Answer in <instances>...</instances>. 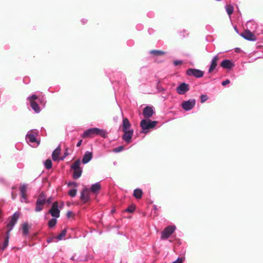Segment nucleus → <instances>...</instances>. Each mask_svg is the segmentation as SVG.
<instances>
[{"mask_svg":"<svg viewBox=\"0 0 263 263\" xmlns=\"http://www.w3.org/2000/svg\"><path fill=\"white\" fill-rule=\"evenodd\" d=\"M50 202V199L46 200V202L49 203Z\"/></svg>","mask_w":263,"mask_h":263,"instance_id":"obj_52","label":"nucleus"},{"mask_svg":"<svg viewBox=\"0 0 263 263\" xmlns=\"http://www.w3.org/2000/svg\"><path fill=\"white\" fill-rule=\"evenodd\" d=\"M154 107L153 106H146L143 110V115L144 117V119H149L154 115Z\"/></svg>","mask_w":263,"mask_h":263,"instance_id":"obj_14","label":"nucleus"},{"mask_svg":"<svg viewBox=\"0 0 263 263\" xmlns=\"http://www.w3.org/2000/svg\"><path fill=\"white\" fill-rule=\"evenodd\" d=\"M59 204L58 202H54L49 211V213L51 216L55 218H58L60 216V211L59 209Z\"/></svg>","mask_w":263,"mask_h":263,"instance_id":"obj_12","label":"nucleus"},{"mask_svg":"<svg viewBox=\"0 0 263 263\" xmlns=\"http://www.w3.org/2000/svg\"><path fill=\"white\" fill-rule=\"evenodd\" d=\"M38 136V130L36 129L30 130L26 136V140L31 147H37L40 144V140L37 139Z\"/></svg>","mask_w":263,"mask_h":263,"instance_id":"obj_1","label":"nucleus"},{"mask_svg":"<svg viewBox=\"0 0 263 263\" xmlns=\"http://www.w3.org/2000/svg\"><path fill=\"white\" fill-rule=\"evenodd\" d=\"M230 83V81L228 79H227L225 81H223L221 83V84L223 85V86H226L227 84H228Z\"/></svg>","mask_w":263,"mask_h":263,"instance_id":"obj_43","label":"nucleus"},{"mask_svg":"<svg viewBox=\"0 0 263 263\" xmlns=\"http://www.w3.org/2000/svg\"><path fill=\"white\" fill-rule=\"evenodd\" d=\"M56 218L55 217L53 218L48 221V225L49 228H53L55 226L57 223Z\"/></svg>","mask_w":263,"mask_h":263,"instance_id":"obj_30","label":"nucleus"},{"mask_svg":"<svg viewBox=\"0 0 263 263\" xmlns=\"http://www.w3.org/2000/svg\"><path fill=\"white\" fill-rule=\"evenodd\" d=\"M21 197H22L21 201L27 202V196L26 195V194H21Z\"/></svg>","mask_w":263,"mask_h":263,"instance_id":"obj_40","label":"nucleus"},{"mask_svg":"<svg viewBox=\"0 0 263 263\" xmlns=\"http://www.w3.org/2000/svg\"><path fill=\"white\" fill-rule=\"evenodd\" d=\"M172 263H182V259L178 257L176 260L173 261Z\"/></svg>","mask_w":263,"mask_h":263,"instance_id":"obj_44","label":"nucleus"},{"mask_svg":"<svg viewBox=\"0 0 263 263\" xmlns=\"http://www.w3.org/2000/svg\"><path fill=\"white\" fill-rule=\"evenodd\" d=\"M81 161L80 159L75 161L71 165V169L73 170L72 177L74 179H79L82 174V168L80 165Z\"/></svg>","mask_w":263,"mask_h":263,"instance_id":"obj_5","label":"nucleus"},{"mask_svg":"<svg viewBox=\"0 0 263 263\" xmlns=\"http://www.w3.org/2000/svg\"><path fill=\"white\" fill-rule=\"evenodd\" d=\"M182 63V61L181 60H176L174 61V64L175 66H177L178 65L181 64Z\"/></svg>","mask_w":263,"mask_h":263,"instance_id":"obj_42","label":"nucleus"},{"mask_svg":"<svg viewBox=\"0 0 263 263\" xmlns=\"http://www.w3.org/2000/svg\"><path fill=\"white\" fill-rule=\"evenodd\" d=\"M95 135H100L103 138H106L107 137V133L103 129L95 127L85 130L82 136L83 138H85L87 137H92Z\"/></svg>","mask_w":263,"mask_h":263,"instance_id":"obj_2","label":"nucleus"},{"mask_svg":"<svg viewBox=\"0 0 263 263\" xmlns=\"http://www.w3.org/2000/svg\"><path fill=\"white\" fill-rule=\"evenodd\" d=\"M220 54L221 53H218L213 58L208 70L209 73L212 72L216 68L217 66V62L221 58Z\"/></svg>","mask_w":263,"mask_h":263,"instance_id":"obj_11","label":"nucleus"},{"mask_svg":"<svg viewBox=\"0 0 263 263\" xmlns=\"http://www.w3.org/2000/svg\"><path fill=\"white\" fill-rule=\"evenodd\" d=\"M176 230L175 226H168L166 227L161 233V239H167Z\"/></svg>","mask_w":263,"mask_h":263,"instance_id":"obj_7","label":"nucleus"},{"mask_svg":"<svg viewBox=\"0 0 263 263\" xmlns=\"http://www.w3.org/2000/svg\"><path fill=\"white\" fill-rule=\"evenodd\" d=\"M115 212V209H112V210H111V212L112 213H114Z\"/></svg>","mask_w":263,"mask_h":263,"instance_id":"obj_51","label":"nucleus"},{"mask_svg":"<svg viewBox=\"0 0 263 263\" xmlns=\"http://www.w3.org/2000/svg\"><path fill=\"white\" fill-rule=\"evenodd\" d=\"M195 100L191 99L187 101H183L181 104V107L185 111H189L195 106Z\"/></svg>","mask_w":263,"mask_h":263,"instance_id":"obj_8","label":"nucleus"},{"mask_svg":"<svg viewBox=\"0 0 263 263\" xmlns=\"http://www.w3.org/2000/svg\"><path fill=\"white\" fill-rule=\"evenodd\" d=\"M123 132L124 134L122 136V139L127 143H130L133 135L134 130L131 129L130 130H123Z\"/></svg>","mask_w":263,"mask_h":263,"instance_id":"obj_15","label":"nucleus"},{"mask_svg":"<svg viewBox=\"0 0 263 263\" xmlns=\"http://www.w3.org/2000/svg\"><path fill=\"white\" fill-rule=\"evenodd\" d=\"M77 193V190L76 189H73L72 190H70L68 194L71 197H74L76 196Z\"/></svg>","mask_w":263,"mask_h":263,"instance_id":"obj_34","label":"nucleus"},{"mask_svg":"<svg viewBox=\"0 0 263 263\" xmlns=\"http://www.w3.org/2000/svg\"><path fill=\"white\" fill-rule=\"evenodd\" d=\"M81 22L83 24H84L87 22V20L86 19L83 18L81 20Z\"/></svg>","mask_w":263,"mask_h":263,"instance_id":"obj_48","label":"nucleus"},{"mask_svg":"<svg viewBox=\"0 0 263 263\" xmlns=\"http://www.w3.org/2000/svg\"><path fill=\"white\" fill-rule=\"evenodd\" d=\"M37 101L41 105L43 106V107H45L46 103V100L45 98L42 97L40 98L37 97Z\"/></svg>","mask_w":263,"mask_h":263,"instance_id":"obj_33","label":"nucleus"},{"mask_svg":"<svg viewBox=\"0 0 263 263\" xmlns=\"http://www.w3.org/2000/svg\"><path fill=\"white\" fill-rule=\"evenodd\" d=\"M257 37L251 31L248 29V41H255Z\"/></svg>","mask_w":263,"mask_h":263,"instance_id":"obj_26","label":"nucleus"},{"mask_svg":"<svg viewBox=\"0 0 263 263\" xmlns=\"http://www.w3.org/2000/svg\"><path fill=\"white\" fill-rule=\"evenodd\" d=\"M234 29L236 33L239 34L241 36H242L243 38H244L245 40H247V29L244 30L243 32L239 33L238 30L236 26H234Z\"/></svg>","mask_w":263,"mask_h":263,"instance_id":"obj_27","label":"nucleus"},{"mask_svg":"<svg viewBox=\"0 0 263 263\" xmlns=\"http://www.w3.org/2000/svg\"><path fill=\"white\" fill-rule=\"evenodd\" d=\"M153 206H154V209L155 210H158V208H157V205H154Z\"/></svg>","mask_w":263,"mask_h":263,"instance_id":"obj_50","label":"nucleus"},{"mask_svg":"<svg viewBox=\"0 0 263 263\" xmlns=\"http://www.w3.org/2000/svg\"><path fill=\"white\" fill-rule=\"evenodd\" d=\"M135 210V205H132L125 210V211L128 213H133Z\"/></svg>","mask_w":263,"mask_h":263,"instance_id":"obj_36","label":"nucleus"},{"mask_svg":"<svg viewBox=\"0 0 263 263\" xmlns=\"http://www.w3.org/2000/svg\"><path fill=\"white\" fill-rule=\"evenodd\" d=\"M70 259H71V260H72L73 261H83V259H80L79 258H76L75 255L72 256L70 258Z\"/></svg>","mask_w":263,"mask_h":263,"instance_id":"obj_41","label":"nucleus"},{"mask_svg":"<svg viewBox=\"0 0 263 263\" xmlns=\"http://www.w3.org/2000/svg\"><path fill=\"white\" fill-rule=\"evenodd\" d=\"M9 243V236H6L4 241L3 245L0 243V251H3L8 246Z\"/></svg>","mask_w":263,"mask_h":263,"instance_id":"obj_25","label":"nucleus"},{"mask_svg":"<svg viewBox=\"0 0 263 263\" xmlns=\"http://www.w3.org/2000/svg\"><path fill=\"white\" fill-rule=\"evenodd\" d=\"M89 195L87 190H83L81 193L80 198L81 200L85 203L89 201Z\"/></svg>","mask_w":263,"mask_h":263,"instance_id":"obj_17","label":"nucleus"},{"mask_svg":"<svg viewBox=\"0 0 263 263\" xmlns=\"http://www.w3.org/2000/svg\"><path fill=\"white\" fill-rule=\"evenodd\" d=\"M186 74L189 76H194L197 78H200L203 77V72L199 69L189 68L186 70Z\"/></svg>","mask_w":263,"mask_h":263,"instance_id":"obj_9","label":"nucleus"},{"mask_svg":"<svg viewBox=\"0 0 263 263\" xmlns=\"http://www.w3.org/2000/svg\"><path fill=\"white\" fill-rule=\"evenodd\" d=\"M72 185L77 186V183L75 182H70L68 183V186H72Z\"/></svg>","mask_w":263,"mask_h":263,"instance_id":"obj_45","label":"nucleus"},{"mask_svg":"<svg viewBox=\"0 0 263 263\" xmlns=\"http://www.w3.org/2000/svg\"><path fill=\"white\" fill-rule=\"evenodd\" d=\"M157 121H151L149 119H142L140 122V126L142 128L141 133L147 134L153 129L157 124Z\"/></svg>","mask_w":263,"mask_h":263,"instance_id":"obj_3","label":"nucleus"},{"mask_svg":"<svg viewBox=\"0 0 263 263\" xmlns=\"http://www.w3.org/2000/svg\"><path fill=\"white\" fill-rule=\"evenodd\" d=\"M61 152V147L59 145L53 152L52 158L53 161H57L59 159V156Z\"/></svg>","mask_w":263,"mask_h":263,"instance_id":"obj_19","label":"nucleus"},{"mask_svg":"<svg viewBox=\"0 0 263 263\" xmlns=\"http://www.w3.org/2000/svg\"><path fill=\"white\" fill-rule=\"evenodd\" d=\"M240 50H241V49H240L239 48H236L235 49V51L236 52H239V51H240Z\"/></svg>","mask_w":263,"mask_h":263,"instance_id":"obj_49","label":"nucleus"},{"mask_svg":"<svg viewBox=\"0 0 263 263\" xmlns=\"http://www.w3.org/2000/svg\"><path fill=\"white\" fill-rule=\"evenodd\" d=\"M66 230L64 229L62 231L61 233L56 237H54L53 238L55 239V241H59L64 239L65 236L66 234Z\"/></svg>","mask_w":263,"mask_h":263,"instance_id":"obj_22","label":"nucleus"},{"mask_svg":"<svg viewBox=\"0 0 263 263\" xmlns=\"http://www.w3.org/2000/svg\"><path fill=\"white\" fill-rule=\"evenodd\" d=\"M82 140H80L78 141V142L77 143V147H79L81 146V144H82Z\"/></svg>","mask_w":263,"mask_h":263,"instance_id":"obj_46","label":"nucleus"},{"mask_svg":"<svg viewBox=\"0 0 263 263\" xmlns=\"http://www.w3.org/2000/svg\"><path fill=\"white\" fill-rule=\"evenodd\" d=\"M150 53L156 55H160L164 54V52L159 50H151Z\"/></svg>","mask_w":263,"mask_h":263,"instance_id":"obj_32","label":"nucleus"},{"mask_svg":"<svg viewBox=\"0 0 263 263\" xmlns=\"http://www.w3.org/2000/svg\"><path fill=\"white\" fill-rule=\"evenodd\" d=\"M53 238H54V237H53L52 238L48 239L47 240V242L49 243V242H51L52 241H54V240H55V239H54Z\"/></svg>","mask_w":263,"mask_h":263,"instance_id":"obj_47","label":"nucleus"},{"mask_svg":"<svg viewBox=\"0 0 263 263\" xmlns=\"http://www.w3.org/2000/svg\"><path fill=\"white\" fill-rule=\"evenodd\" d=\"M92 158V154L91 152L86 151L83 156L82 162L83 164H85L88 163Z\"/></svg>","mask_w":263,"mask_h":263,"instance_id":"obj_16","label":"nucleus"},{"mask_svg":"<svg viewBox=\"0 0 263 263\" xmlns=\"http://www.w3.org/2000/svg\"><path fill=\"white\" fill-rule=\"evenodd\" d=\"M189 85L185 83L180 84L176 88L177 92L180 95H184L189 90Z\"/></svg>","mask_w":263,"mask_h":263,"instance_id":"obj_13","label":"nucleus"},{"mask_svg":"<svg viewBox=\"0 0 263 263\" xmlns=\"http://www.w3.org/2000/svg\"><path fill=\"white\" fill-rule=\"evenodd\" d=\"M208 99V97L206 95H202L200 96V102L203 103L205 102Z\"/></svg>","mask_w":263,"mask_h":263,"instance_id":"obj_38","label":"nucleus"},{"mask_svg":"<svg viewBox=\"0 0 263 263\" xmlns=\"http://www.w3.org/2000/svg\"><path fill=\"white\" fill-rule=\"evenodd\" d=\"M123 149H124V146H118V147L114 148L112 150V152H114V153H118L121 152Z\"/></svg>","mask_w":263,"mask_h":263,"instance_id":"obj_37","label":"nucleus"},{"mask_svg":"<svg viewBox=\"0 0 263 263\" xmlns=\"http://www.w3.org/2000/svg\"><path fill=\"white\" fill-rule=\"evenodd\" d=\"M44 205L36 203L35 211L36 212H41L43 209Z\"/></svg>","mask_w":263,"mask_h":263,"instance_id":"obj_35","label":"nucleus"},{"mask_svg":"<svg viewBox=\"0 0 263 263\" xmlns=\"http://www.w3.org/2000/svg\"><path fill=\"white\" fill-rule=\"evenodd\" d=\"M46 202V195L43 193L42 192L39 195V197L36 200V203L44 205Z\"/></svg>","mask_w":263,"mask_h":263,"instance_id":"obj_18","label":"nucleus"},{"mask_svg":"<svg viewBox=\"0 0 263 263\" xmlns=\"http://www.w3.org/2000/svg\"><path fill=\"white\" fill-rule=\"evenodd\" d=\"M101 188V185L99 182H97L95 184H93L90 186V190L92 193H96L100 190Z\"/></svg>","mask_w":263,"mask_h":263,"instance_id":"obj_23","label":"nucleus"},{"mask_svg":"<svg viewBox=\"0 0 263 263\" xmlns=\"http://www.w3.org/2000/svg\"><path fill=\"white\" fill-rule=\"evenodd\" d=\"M20 213L18 212H15L13 215L12 216L11 218L8 221L7 224V228L8 229L7 233V236H9V233L10 232L13 230L14 227L15 226V224L16 223L19 217H20Z\"/></svg>","mask_w":263,"mask_h":263,"instance_id":"obj_6","label":"nucleus"},{"mask_svg":"<svg viewBox=\"0 0 263 263\" xmlns=\"http://www.w3.org/2000/svg\"><path fill=\"white\" fill-rule=\"evenodd\" d=\"M131 124L127 118H124L122 122V130H130Z\"/></svg>","mask_w":263,"mask_h":263,"instance_id":"obj_20","label":"nucleus"},{"mask_svg":"<svg viewBox=\"0 0 263 263\" xmlns=\"http://www.w3.org/2000/svg\"><path fill=\"white\" fill-rule=\"evenodd\" d=\"M37 96L35 95H32L27 98V104L30 105V107L35 113H39L41 109L37 101Z\"/></svg>","mask_w":263,"mask_h":263,"instance_id":"obj_4","label":"nucleus"},{"mask_svg":"<svg viewBox=\"0 0 263 263\" xmlns=\"http://www.w3.org/2000/svg\"><path fill=\"white\" fill-rule=\"evenodd\" d=\"M220 66L223 69L230 70L235 66V63L232 60L224 59L220 63Z\"/></svg>","mask_w":263,"mask_h":263,"instance_id":"obj_10","label":"nucleus"},{"mask_svg":"<svg viewBox=\"0 0 263 263\" xmlns=\"http://www.w3.org/2000/svg\"><path fill=\"white\" fill-rule=\"evenodd\" d=\"M52 163L50 159H47L44 162L45 167L48 170L50 169L52 167Z\"/></svg>","mask_w":263,"mask_h":263,"instance_id":"obj_29","label":"nucleus"},{"mask_svg":"<svg viewBox=\"0 0 263 263\" xmlns=\"http://www.w3.org/2000/svg\"><path fill=\"white\" fill-rule=\"evenodd\" d=\"M226 9L228 14L230 16L234 11L233 7L232 5H226Z\"/></svg>","mask_w":263,"mask_h":263,"instance_id":"obj_28","label":"nucleus"},{"mask_svg":"<svg viewBox=\"0 0 263 263\" xmlns=\"http://www.w3.org/2000/svg\"><path fill=\"white\" fill-rule=\"evenodd\" d=\"M23 234L24 236H27L29 234V226L27 222H25L22 226Z\"/></svg>","mask_w":263,"mask_h":263,"instance_id":"obj_24","label":"nucleus"},{"mask_svg":"<svg viewBox=\"0 0 263 263\" xmlns=\"http://www.w3.org/2000/svg\"><path fill=\"white\" fill-rule=\"evenodd\" d=\"M27 185L26 184H23L20 187L21 194H26L27 192Z\"/></svg>","mask_w":263,"mask_h":263,"instance_id":"obj_31","label":"nucleus"},{"mask_svg":"<svg viewBox=\"0 0 263 263\" xmlns=\"http://www.w3.org/2000/svg\"><path fill=\"white\" fill-rule=\"evenodd\" d=\"M143 194L142 190L136 189L134 191L133 196L137 199H140Z\"/></svg>","mask_w":263,"mask_h":263,"instance_id":"obj_21","label":"nucleus"},{"mask_svg":"<svg viewBox=\"0 0 263 263\" xmlns=\"http://www.w3.org/2000/svg\"><path fill=\"white\" fill-rule=\"evenodd\" d=\"M69 153H68V148H66V149H65V152H64V153L63 156L60 158V160H64V159H65V158L67 156H68V155H69Z\"/></svg>","mask_w":263,"mask_h":263,"instance_id":"obj_39","label":"nucleus"}]
</instances>
